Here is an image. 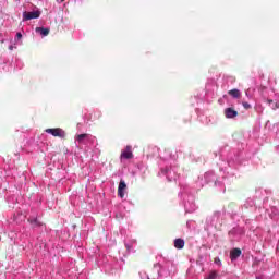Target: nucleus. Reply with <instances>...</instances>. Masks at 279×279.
Returning <instances> with one entry per match:
<instances>
[{"instance_id":"f3484780","label":"nucleus","mask_w":279,"mask_h":279,"mask_svg":"<svg viewBox=\"0 0 279 279\" xmlns=\"http://www.w3.org/2000/svg\"><path fill=\"white\" fill-rule=\"evenodd\" d=\"M267 102H268V104H274V100L268 99Z\"/></svg>"},{"instance_id":"a211bd4d","label":"nucleus","mask_w":279,"mask_h":279,"mask_svg":"<svg viewBox=\"0 0 279 279\" xmlns=\"http://www.w3.org/2000/svg\"><path fill=\"white\" fill-rule=\"evenodd\" d=\"M61 2H64V0H61Z\"/></svg>"},{"instance_id":"6ab92c4d","label":"nucleus","mask_w":279,"mask_h":279,"mask_svg":"<svg viewBox=\"0 0 279 279\" xmlns=\"http://www.w3.org/2000/svg\"><path fill=\"white\" fill-rule=\"evenodd\" d=\"M0 241H1V238H0Z\"/></svg>"},{"instance_id":"f03ea898","label":"nucleus","mask_w":279,"mask_h":279,"mask_svg":"<svg viewBox=\"0 0 279 279\" xmlns=\"http://www.w3.org/2000/svg\"><path fill=\"white\" fill-rule=\"evenodd\" d=\"M32 19H40V11H25L23 13V21H32Z\"/></svg>"},{"instance_id":"2eb2a0df","label":"nucleus","mask_w":279,"mask_h":279,"mask_svg":"<svg viewBox=\"0 0 279 279\" xmlns=\"http://www.w3.org/2000/svg\"><path fill=\"white\" fill-rule=\"evenodd\" d=\"M16 38H17V40H21L23 38V34L16 33Z\"/></svg>"},{"instance_id":"39448f33","label":"nucleus","mask_w":279,"mask_h":279,"mask_svg":"<svg viewBox=\"0 0 279 279\" xmlns=\"http://www.w3.org/2000/svg\"><path fill=\"white\" fill-rule=\"evenodd\" d=\"M225 116L227 119H234L235 117H239V112L233 108H227L225 110Z\"/></svg>"},{"instance_id":"f8f14e48","label":"nucleus","mask_w":279,"mask_h":279,"mask_svg":"<svg viewBox=\"0 0 279 279\" xmlns=\"http://www.w3.org/2000/svg\"><path fill=\"white\" fill-rule=\"evenodd\" d=\"M86 136H88V134L84 133V134H80L76 136V141L78 143H82V141H84V138H86Z\"/></svg>"},{"instance_id":"ddd939ff","label":"nucleus","mask_w":279,"mask_h":279,"mask_svg":"<svg viewBox=\"0 0 279 279\" xmlns=\"http://www.w3.org/2000/svg\"><path fill=\"white\" fill-rule=\"evenodd\" d=\"M242 106L245 110H250L252 108V105H250L248 102H242Z\"/></svg>"},{"instance_id":"0eeeda50","label":"nucleus","mask_w":279,"mask_h":279,"mask_svg":"<svg viewBox=\"0 0 279 279\" xmlns=\"http://www.w3.org/2000/svg\"><path fill=\"white\" fill-rule=\"evenodd\" d=\"M28 223L33 226V228H40L41 223L38 221V218H28Z\"/></svg>"},{"instance_id":"20e7f679","label":"nucleus","mask_w":279,"mask_h":279,"mask_svg":"<svg viewBox=\"0 0 279 279\" xmlns=\"http://www.w3.org/2000/svg\"><path fill=\"white\" fill-rule=\"evenodd\" d=\"M125 189H128V185L125 184V181L121 180L118 186V195L121 199L125 197Z\"/></svg>"},{"instance_id":"9d476101","label":"nucleus","mask_w":279,"mask_h":279,"mask_svg":"<svg viewBox=\"0 0 279 279\" xmlns=\"http://www.w3.org/2000/svg\"><path fill=\"white\" fill-rule=\"evenodd\" d=\"M228 95H231L234 99H239V97H241V92L239 89H231L228 92Z\"/></svg>"},{"instance_id":"7ed1b4c3","label":"nucleus","mask_w":279,"mask_h":279,"mask_svg":"<svg viewBox=\"0 0 279 279\" xmlns=\"http://www.w3.org/2000/svg\"><path fill=\"white\" fill-rule=\"evenodd\" d=\"M121 158H124V160H132L134 158L132 146H126L125 150L121 153Z\"/></svg>"},{"instance_id":"6e6552de","label":"nucleus","mask_w":279,"mask_h":279,"mask_svg":"<svg viewBox=\"0 0 279 279\" xmlns=\"http://www.w3.org/2000/svg\"><path fill=\"white\" fill-rule=\"evenodd\" d=\"M174 247L177 250H184V241L182 239L174 240Z\"/></svg>"},{"instance_id":"1a4fd4ad","label":"nucleus","mask_w":279,"mask_h":279,"mask_svg":"<svg viewBox=\"0 0 279 279\" xmlns=\"http://www.w3.org/2000/svg\"><path fill=\"white\" fill-rule=\"evenodd\" d=\"M36 32L38 34H40L41 36H49V28H45V27H37Z\"/></svg>"},{"instance_id":"4468645a","label":"nucleus","mask_w":279,"mask_h":279,"mask_svg":"<svg viewBox=\"0 0 279 279\" xmlns=\"http://www.w3.org/2000/svg\"><path fill=\"white\" fill-rule=\"evenodd\" d=\"M214 263H215V265H218L219 267H221V259L219 257H216L214 259Z\"/></svg>"},{"instance_id":"dca6fc26","label":"nucleus","mask_w":279,"mask_h":279,"mask_svg":"<svg viewBox=\"0 0 279 279\" xmlns=\"http://www.w3.org/2000/svg\"><path fill=\"white\" fill-rule=\"evenodd\" d=\"M278 108H279V105H278V102H276L275 107H272V110H278Z\"/></svg>"},{"instance_id":"9b49d317","label":"nucleus","mask_w":279,"mask_h":279,"mask_svg":"<svg viewBox=\"0 0 279 279\" xmlns=\"http://www.w3.org/2000/svg\"><path fill=\"white\" fill-rule=\"evenodd\" d=\"M219 275L217 274V270H213L211 272H209V276L205 279H217Z\"/></svg>"},{"instance_id":"f257e3e1","label":"nucleus","mask_w":279,"mask_h":279,"mask_svg":"<svg viewBox=\"0 0 279 279\" xmlns=\"http://www.w3.org/2000/svg\"><path fill=\"white\" fill-rule=\"evenodd\" d=\"M47 134H51L52 136H58L59 138H64L66 135L64 131L60 128L57 129H46Z\"/></svg>"},{"instance_id":"423d86ee","label":"nucleus","mask_w":279,"mask_h":279,"mask_svg":"<svg viewBox=\"0 0 279 279\" xmlns=\"http://www.w3.org/2000/svg\"><path fill=\"white\" fill-rule=\"evenodd\" d=\"M242 252L241 248H233L230 252V258L231 260H236V258H239L241 256Z\"/></svg>"}]
</instances>
